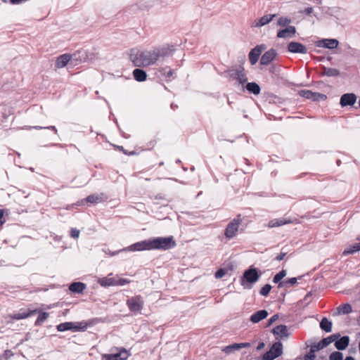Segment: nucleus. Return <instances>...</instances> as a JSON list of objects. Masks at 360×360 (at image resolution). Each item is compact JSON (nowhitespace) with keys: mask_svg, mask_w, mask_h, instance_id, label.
<instances>
[{"mask_svg":"<svg viewBox=\"0 0 360 360\" xmlns=\"http://www.w3.org/2000/svg\"><path fill=\"white\" fill-rule=\"evenodd\" d=\"M165 55L162 48L155 47L149 49H134L130 52V60L136 67H148L155 65Z\"/></svg>","mask_w":360,"mask_h":360,"instance_id":"1","label":"nucleus"},{"mask_svg":"<svg viewBox=\"0 0 360 360\" xmlns=\"http://www.w3.org/2000/svg\"><path fill=\"white\" fill-rule=\"evenodd\" d=\"M243 223V218L240 214L232 219L226 225L224 229L225 238L230 240L236 238L239 233L240 227Z\"/></svg>","mask_w":360,"mask_h":360,"instance_id":"2","label":"nucleus"},{"mask_svg":"<svg viewBox=\"0 0 360 360\" xmlns=\"http://www.w3.org/2000/svg\"><path fill=\"white\" fill-rule=\"evenodd\" d=\"M151 250H166L176 246V243L172 236L157 237L150 238Z\"/></svg>","mask_w":360,"mask_h":360,"instance_id":"3","label":"nucleus"},{"mask_svg":"<svg viewBox=\"0 0 360 360\" xmlns=\"http://www.w3.org/2000/svg\"><path fill=\"white\" fill-rule=\"evenodd\" d=\"M259 278L260 274L258 273L257 269L251 267L244 271L240 283L245 288H250L251 285L257 283Z\"/></svg>","mask_w":360,"mask_h":360,"instance_id":"4","label":"nucleus"},{"mask_svg":"<svg viewBox=\"0 0 360 360\" xmlns=\"http://www.w3.org/2000/svg\"><path fill=\"white\" fill-rule=\"evenodd\" d=\"M87 328V323L84 321L81 322H65L57 326V330L60 332L66 330L84 331Z\"/></svg>","mask_w":360,"mask_h":360,"instance_id":"5","label":"nucleus"},{"mask_svg":"<svg viewBox=\"0 0 360 360\" xmlns=\"http://www.w3.org/2000/svg\"><path fill=\"white\" fill-rule=\"evenodd\" d=\"M81 52L79 51L77 53H75L72 55L69 54H63L57 58L56 61V65L58 68H63L69 63L71 62L74 65H77V63L75 61L79 60V58H80ZM82 60L79 59V61Z\"/></svg>","mask_w":360,"mask_h":360,"instance_id":"6","label":"nucleus"},{"mask_svg":"<svg viewBox=\"0 0 360 360\" xmlns=\"http://www.w3.org/2000/svg\"><path fill=\"white\" fill-rule=\"evenodd\" d=\"M151 250V245H150V240H141L137 243H135L132 245H130L122 250H120V251H124V252H139V251H145Z\"/></svg>","mask_w":360,"mask_h":360,"instance_id":"7","label":"nucleus"},{"mask_svg":"<svg viewBox=\"0 0 360 360\" xmlns=\"http://www.w3.org/2000/svg\"><path fill=\"white\" fill-rule=\"evenodd\" d=\"M283 353L282 343L277 342H275L271 349L264 354V360H274V359L280 356Z\"/></svg>","mask_w":360,"mask_h":360,"instance_id":"8","label":"nucleus"},{"mask_svg":"<svg viewBox=\"0 0 360 360\" xmlns=\"http://www.w3.org/2000/svg\"><path fill=\"white\" fill-rule=\"evenodd\" d=\"M130 356V353L124 348L118 349L117 353L103 354L102 356L103 360H127Z\"/></svg>","mask_w":360,"mask_h":360,"instance_id":"9","label":"nucleus"},{"mask_svg":"<svg viewBox=\"0 0 360 360\" xmlns=\"http://www.w3.org/2000/svg\"><path fill=\"white\" fill-rule=\"evenodd\" d=\"M299 95L302 97L312 100L314 101H324L326 99V96L324 94L312 92L311 91L306 89L300 90L299 91Z\"/></svg>","mask_w":360,"mask_h":360,"instance_id":"10","label":"nucleus"},{"mask_svg":"<svg viewBox=\"0 0 360 360\" xmlns=\"http://www.w3.org/2000/svg\"><path fill=\"white\" fill-rule=\"evenodd\" d=\"M339 41L335 39H322L316 42L317 47L333 49L338 46Z\"/></svg>","mask_w":360,"mask_h":360,"instance_id":"11","label":"nucleus"},{"mask_svg":"<svg viewBox=\"0 0 360 360\" xmlns=\"http://www.w3.org/2000/svg\"><path fill=\"white\" fill-rule=\"evenodd\" d=\"M266 49L265 45L261 44L255 46L249 53V60L252 65H255L258 61L262 52Z\"/></svg>","mask_w":360,"mask_h":360,"instance_id":"12","label":"nucleus"},{"mask_svg":"<svg viewBox=\"0 0 360 360\" xmlns=\"http://www.w3.org/2000/svg\"><path fill=\"white\" fill-rule=\"evenodd\" d=\"M330 13L338 23H341L347 19L346 11L341 8H333L330 9Z\"/></svg>","mask_w":360,"mask_h":360,"instance_id":"13","label":"nucleus"},{"mask_svg":"<svg viewBox=\"0 0 360 360\" xmlns=\"http://www.w3.org/2000/svg\"><path fill=\"white\" fill-rule=\"evenodd\" d=\"M276 14H267L259 18L255 19L252 24V27H261L269 24L274 18Z\"/></svg>","mask_w":360,"mask_h":360,"instance_id":"14","label":"nucleus"},{"mask_svg":"<svg viewBox=\"0 0 360 360\" xmlns=\"http://www.w3.org/2000/svg\"><path fill=\"white\" fill-rule=\"evenodd\" d=\"M288 49L290 52L293 53L306 54L307 53V49L305 46L299 42L295 41H292L289 43L288 46Z\"/></svg>","mask_w":360,"mask_h":360,"instance_id":"15","label":"nucleus"},{"mask_svg":"<svg viewBox=\"0 0 360 360\" xmlns=\"http://www.w3.org/2000/svg\"><path fill=\"white\" fill-rule=\"evenodd\" d=\"M127 305L131 311H138L143 307V301L140 297H132L128 300Z\"/></svg>","mask_w":360,"mask_h":360,"instance_id":"16","label":"nucleus"},{"mask_svg":"<svg viewBox=\"0 0 360 360\" xmlns=\"http://www.w3.org/2000/svg\"><path fill=\"white\" fill-rule=\"evenodd\" d=\"M356 98L354 94H345L341 96L340 103L342 107L352 105L356 103Z\"/></svg>","mask_w":360,"mask_h":360,"instance_id":"17","label":"nucleus"},{"mask_svg":"<svg viewBox=\"0 0 360 360\" xmlns=\"http://www.w3.org/2000/svg\"><path fill=\"white\" fill-rule=\"evenodd\" d=\"M273 333L276 336V338L283 339L290 335L288 328L285 325H279L273 329Z\"/></svg>","mask_w":360,"mask_h":360,"instance_id":"18","label":"nucleus"},{"mask_svg":"<svg viewBox=\"0 0 360 360\" xmlns=\"http://www.w3.org/2000/svg\"><path fill=\"white\" fill-rule=\"evenodd\" d=\"M277 56L276 51L271 49L266 52H265L260 60V63L262 65H266L269 64L272 60H274Z\"/></svg>","mask_w":360,"mask_h":360,"instance_id":"19","label":"nucleus"},{"mask_svg":"<svg viewBox=\"0 0 360 360\" xmlns=\"http://www.w3.org/2000/svg\"><path fill=\"white\" fill-rule=\"evenodd\" d=\"M117 276H112V274H108L106 277L98 278V283L102 287H109L116 285Z\"/></svg>","mask_w":360,"mask_h":360,"instance_id":"20","label":"nucleus"},{"mask_svg":"<svg viewBox=\"0 0 360 360\" xmlns=\"http://www.w3.org/2000/svg\"><path fill=\"white\" fill-rule=\"evenodd\" d=\"M250 344L249 342L235 343L229 346L225 347L222 351L229 354L235 351L240 350V349L249 347Z\"/></svg>","mask_w":360,"mask_h":360,"instance_id":"21","label":"nucleus"},{"mask_svg":"<svg viewBox=\"0 0 360 360\" xmlns=\"http://www.w3.org/2000/svg\"><path fill=\"white\" fill-rule=\"evenodd\" d=\"M36 311H37V310H30V309L22 310V309L17 313H15L13 314H11V315L8 316L7 318H10L12 319H15V320L24 319H26V318L32 316V314L36 313Z\"/></svg>","mask_w":360,"mask_h":360,"instance_id":"22","label":"nucleus"},{"mask_svg":"<svg viewBox=\"0 0 360 360\" xmlns=\"http://www.w3.org/2000/svg\"><path fill=\"white\" fill-rule=\"evenodd\" d=\"M295 33V27L294 26H288L283 30H279L277 33V37L288 39L293 37Z\"/></svg>","mask_w":360,"mask_h":360,"instance_id":"23","label":"nucleus"},{"mask_svg":"<svg viewBox=\"0 0 360 360\" xmlns=\"http://www.w3.org/2000/svg\"><path fill=\"white\" fill-rule=\"evenodd\" d=\"M269 315V313L266 310H264V309H262V310H259L255 313H254L251 316H250V321L254 323H259L260 321L266 319Z\"/></svg>","mask_w":360,"mask_h":360,"instance_id":"24","label":"nucleus"},{"mask_svg":"<svg viewBox=\"0 0 360 360\" xmlns=\"http://www.w3.org/2000/svg\"><path fill=\"white\" fill-rule=\"evenodd\" d=\"M105 198H106L103 193H95L89 195L86 200L87 202L91 204H97L104 201Z\"/></svg>","mask_w":360,"mask_h":360,"instance_id":"25","label":"nucleus"},{"mask_svg":"<svg viewBox=\"0 0 360 360\" xmlns=\"http://www.w3.org/2000/svg\"><path fill=\"white\" fill-rule=\"evenodd\" d=\"M349 342V338L348 336H343L335 343V347L339 350H343L346 349Z\"/></svg>","mask_w":360,"mask_h":360,"instance_id":"26","label":"nucleus"},{"mask_svg":"<svg viewBox=\"0 0 360 360\" xmlns=\"http://www.w3.org/2000/svg\"><path fill=\"white\" fill-rule=\"evenodd\" d=\"M86 288V285L81 282H75L70 284L69 289L70 291L77 293H81Z\"/></svg>","mask_w":360,"mask_h":360,"instance_id":"27","label":"nucleus"},{"mask_svg":"<svg viewBox=\"0 0 360 360\" xmlns=\"http://www.w3.org/2000/svg\"><path fill=\"white\" fill-rule=\"evenodd\" d=\"M133 75L135 79L138 82H143L146 79V72L141 69H135L133 71Z\"/></svg>","mask_w":360,"mask_h":360,"instance_id":"28","label":"nucleus"},{"mask_svg":"<svg viewBox=\"0 0 360 360\" xmlns=\"http://www.w3.org/2000/svg\"><path fill=\"white\" fill-rule=\"evenodd\" d=\"M245 88L250 93L254 94L255 95L259 94L260 92V87L255 82L248 83Z\"/></svg>","mask_w":360,"mask_h":360,"instance_id":"29","label":"nucleus"},{"mask_svg":"<svg viewBox=\"0 0 360 360\" xmlns=\"http://www.w3.org/2000/svg\"><path fill=\"white\" fill-rule=\"evenodd\" d=\"M360 250V243H355L349 247H348L347 248H346L343 252H342V255H351V254H353L357 251H359Z\"/></svg>","mask_w":360,"mask_h":360,"instance_id":"30","label":"nucleus"},{"mask_svg":"<svg viewBox=\"0 0 360 360\" xmlns=\"http://www.w3.org/2000/svg\"><path fill=\"white\" fill-rule=\"evenodd\" d=\"M320 327L322 330L329 333L332 330V323L328 319L323 318L320 323Z\"/></svg>","mask_w":360,"mask_h":360,"instance_id":"31","label":"nucleus"},{"mask_svg":"<svg viewBox=\"0 0 360 360\" xmlns=\"http://www.w3.org/2000/svg\"><path fill=\"white\" fill-rule=\"evenodd\" d=\"M323 75L328 77H336L340 75V71L336 68H324Z\"/></svg>","mask_w":360,"mask_h":360,"instance_id":"32","label":"nucleus"},{"mask_svg":"<svg viewBox=\"0 0 360 360\" xmlns=\"http://www.w3.org/2000/svg\"><path fill=\"white\" fill-rule=\"evenodd\" d=\"M338 313L340 314H347L352 311V306L349 304L340 305L338 308Z\"/></svg>","mask_w":360,"mask_h":360,"instance_id":"33","label":"nucleus"},{"mask_svg":"<svg viewBox=\"0 0 360 360\" xmlns=\"http://www.w3.org/2000/svg\"><path fill=\"white\" fill-rule=\"evenodd\" d=\"M287 223V221L282 219H277L271 220L269 222V227L273 228V227H278L281 226L282 225H284Z\"/></svg>","mask_w":360,"mask_h":360,"instance_id":"34","label":"nucleus"},{"mask_svg":"<svg viewBox=\"0 0 360 360\" xmlns=\"http://www.w3.org/2000/svg\"><path fill=\"white\" fill-rule=\"evenodd\" d=\"M236 78L241 85H244L248 81V78L243 71H238L236 74Z\"/></svg>","mask_w":360,"mask_h":360,"instance_id":"35","label":"nucleus"},{"mask_svg":"<svg viewBox=\"0 0 360 360\" xmlns=\"http://www.w3.org/2000/svg\"><path fill=\"white\" fill-rule=\"evenodd\" d=\"M340 335H333L326 338L323 339L322 341V347H327L328 345L334 342Z\"/></svg>","mask_w":360,"mask_h":360,"instance_id":"36","label":"nucleus"},{"mask_svg":"<svg viewBox=\"0 0 360 360\" xmlns=\"http://www.w3.org/2000/svg\"><path fill=\"white\" fill-rule=\"evenodd\" d=\"M291 20L287 17H281L278 20V25L281 27H288Z\"/></svg>","mask_w":360,"mask_h":360,"instance_id":"37","label":"nucleus"},{"mask_svg":"<svg viewBox=\"0 0 360 360\" xmlns=\"http://www.w3.org/2000/svg\"><path fill=\"white\" fill-rule=\"evenodd\" d=\"M297 283V278H291L288 280H285L283 282H280L278 287H283L286 286L288 285H293Z\"/></svg>","mask_w":360,"mask_h":360,"instance_id":"38","label":"nucleus"},{"mask_svg":"<svg viewBox=\"0 0 360 360\" xmlns=\"http://www.w3.org/2000/svg\"><path fill=\"white\" fill-rule=\"evenodd\" d=\"M286 276V271L285 270L281 271L279 273L275 275L274 277L273 281L275 283H279L280 281L283 279Z\"/></svg>","mask_w":360,"mask_h":360,"instance_id":"39","label":"nucleus"},{"mask_svg":"<svg viewBox=\"0 0 360 360\" xmlns=\"http://www.w3.org/2000/svg\"><path fill=\"white\" fill-rule=\"evenodd\" d=\"M271 290V286L269 284L264 285L260 290L259 294L262 296H267Z\"/></svg>","mask_w":360,"mask_h":360,"instance_id":"40","label":"nucleus"},{"mask_svg":"<svg viewBox=\"0 0 360 360\" xmlns=\"http://www.w3.org/2000/svg\"><path fill=\"white\" fill-rule=\"evenodd\" d=\"M330 360H343V354L340 352H334L329 356Z\"/></svg>","mask_w":360,"mask_h":360,"instance_id":"41","label":"nucleus"},{"mask_svg":"<svg viewBox=\"0 0 360 360\" xmlns=\"http://www.w3.org/2000/svg\"><path fill=\"white\" fill-rule=\"evenodd\" d=\"M49 316V314L46 312H42L39 314V317L37 318L35 324L36 325H40Z\"/></svg>","mask_w":360,"mask_h":360,"instance_id":"42","label":"nucleus"},{"mask_svg":"<svg viewBox=\"0 0 360 360\" xmlns=\"http://www.w3.org/2000/svg\"><path fill=\"white\" fill-rule=\"evenodd\" d=\"M161 72L163 75H165L166 77L170 78L173 75V70L169 68H162L161 70Z\"/></svg>","mask_w":360,"mask_h":360,"instance_id":"43","label":"nucleus"},{"mask_svg":"<svg viewBox=\"0 0 360 360\" xmlns=\"http://www.w3.org/2000/svg\"><path fill=\"white\" fill-rule=\"evenodd\" d=\"M130 283V281L126 278H120L117 276L116 285H124Z\"/></svg>","mask_w":360,"mask_h":360,"instance_id":"44","label":"nucleus"},{"mask_svg":"<svg viewBox=\"0 0 360 360\" xmlns=\"http://www.w3.org/2000/svg\"><path fill=\"white\" fill-rule=\"evenodd\" d=\"M314 11V8L312 6H308L305 8L303 11H301L300 13L305 14L307 15H311Z\"/></svg>","mask_w":360,"mask_h":360,"instance_id":"45","label":"nucleus"},{"mask_svg":"<svg viewBox=\"0 0 360 360\" xmlns=\"http://www.w3.org/2000/svg\"><path fill=\"white\" fill-rule=\"evenodd\" d=\"M226 270H224V269H220L215 273V278H221L226 274Z\"/></svg>","mask_w":360,"mask_h":360,"instance_id":"46","label":"nucleus"},{"mask_svg":"<svg viewBox=\"0 0 360 360\" xmlns=\"http://www.w3.org/2000/svg\"><path fill=\"white\" fill-rule=\"evenodd\" d=\"M79 231L76 229H72L71 236L74 238H77L79 236Z\"/></svg>","mask_w":360,"mask_h":360,"instance_id":"47","label":"nucleus"},{"mask_svg":"<svg viewBox=\"0 0 360 360\" xmlns=\"http://www.w3.org/2000/svg\"><path fill=\"white\" fill-rule=\"evenodd\" d=\"M278 319V315L275 314L273 316H271L269 320V326L271 325L273 323H274L277 319Z\"/></svg>","mask_w":360,"mask_h":360,"instance_id":"48","label":"nucleus"},{"mask_svg":"<svg viewBox=\"0 0 360 360\" xmlns=\"http://www.w3.org/2000/svg\"><path fill=\"white\" fill-rule=\"evenodd\" d=\"M4 217V211L0 210V226L3 225L5 222V220L3 218Z\"/></svg>","mask_w":360,"mask_h":360,"instance_id":"49","label":"nucleus"},{"mask_svg":"<svg viewBox=\"0 0 360 360\" xmlns=\"http://www.w3.org/2000/svg\"><path fill=\"white\" fill-rule=\"evenodd\" d=\"M314 354H308L304 356V360H314Z\"/></svg>","mask_w":360,"mask_h":360,"instance_id":"50","label":"nucleus"},{"mask_svg":"<svg viewBox=\"0 0 360 360\" xmlns=\"http://www.w3.org/2000/svg\"><path fill=\"white\" fill-rule=\"evenodd\" d=\"M285 255V253H281L279 255H278L276 259L278 261H281L284 258Z\"/></svg>","mask_w":360,"mask_h":360,"instance_id":"51","label":"nucleus"},{"mask_svg":"<svg viewBox=\"0 0 360 360\" xmlns=\"http://www.w3.org/2000/svg\"><path fill=\"white\" fill-rule=\"evenodd\" d=\"M325 347H322V341H321L320 342L318 343V345L316 346V348L317 350L319 349H321L323 348H324Z\"/></svg>","mask_w":360,"mask_h":360,"instance_id":"52","label":"nucleus"},{"mask_svg":"<svg viewBox=\"0 0 360 360\" xmlns=\"http://www.w3.org/2000/svg\"><path fill=\"white\" fill-rule=\"evenodd\" d=\"M311 295V292L307 294L306 296L304 297V298L303 299V300L306 301Z\"/></svg>","mask_w":360,"mask_h":360,"instance_id":"53","label":"nucleus"},{"mask_svg":"<svg viewBox=\"0 0 360 360\" xmlns=\"http://www.w3.org/2000/svg\"><path fill=\"white\" fill-rule=\"evenodd\" d=\"M264 346V344L262 342V343H260L258 347H257V349H261Z\"/></svg>","mask_w":360,"mask_h":360,"instance_id":"54","label":"nucleus"},{"mask_svg":"<svg viewBox=\"0 0 360 360\" xmlns=\"http://www.w3.org/2000/svg\"><path fill=\"white\" fill-rule=\"evenodd\" d=\"M121 252V251L118 250V251H117V252H111L110 255L111 256H114V255H115L116 254H117L118 252Z\"/></svg>","mask_w":360,"mask_h":360,"instance_id":"55","label":"nucleus"},{"mask_svg":"<svg viewBox=\"0 0 360 360\" xmlns=\"http://www.w3.org/2000/svg\"><path fill=\"white\" fill-rule=\"evenodd\" d=\"M345 360H354V359L352 356H348L345 359Z\"/></svg>","mask_w":360,"mask_h":360,"instance_id":"56","label":"nucleus"},{"mask_svg":"<svg viewBox=\"0 0 360 360\" xmlns=\"http://www.w3.org/2000/svg\"><path fill=\"white\" fill-rule=\"evenodd\" d=\"M48 129H53V130H56L55 127H53V126L48 127Z\"/></svg>","mask_w":360,"mask_h":360,"instance_id":"57","label":"nucleus"},{"mask_svg":"<svg viewBox=\"0 0 360 360\" xmlns=\"http://www.w3.org/2000/svg\"><path fill=\"white\" fill-rule=\"evenodd\" d=\"M359 352H360V342H359Z\"/></svg>","mask_w":360,"mask_h":360,"instance_id":"58","label":"nucleus"},{"mask_svg":"<svg viewBox=\"0 0 360 360\" xmlns=\"http://www.w3.org/2000/svg\"><path fill=\"white\" fill-rule=\"evenodd\" d=\"M359 105L360 107V98H359Z\"/></svg>","mask_w":360,"mask_h":360,"instance_id":"59","label":"nucleus"},{"mask_svg":"<svg viewBox=\"0 0 360 360\" xmlns=\"http://www.w3.org/2000/svg\"><path fill=\"white\" fill-rule=\"evenodd\" d=\"M359 240H360V238H359Z\"/></svg>","mask_w":360,"mask_h":360,"instance_id":"60","label":"nucleus"}]
</instances>
